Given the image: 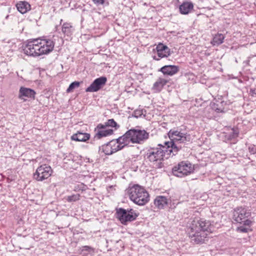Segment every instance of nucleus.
Returning <instances> with one entry per match:
<instances>
[{
    "label": "nucleus",
    "instance_id": "aec40b11",
    "mask_svg": "<svg viewBox=\"0 0 256 256\" xmlns=\"http://www.w3.org/2000/svg\"><path fill=\"white\" fill-rule=\"evenodd\" d=\"M62 30L64 34L68 36H70L72 34L74 31V28L71 24L64 22L62 25Z\"/></svg>",
    "mask_w": 256,
    "mask_h": 256
},
{
    "label": "nucleus",
    "instance_id": "393cba45",
    "mask_svg": "<svg viewBox=\"0 0 256 256\" xmlns=\"http://www.w3.org/2000/svg\"><path fill=\"white\" fill-rule=\"evenodd\" d=\"M224 38V36L222 34H216L213 39V42L214 44L219 45L222 44Z\"/></svg>",
    "mask_w": 256,
    "mask_h": 256
},
{
    "label": "nucleus",
    "instance_id": "b1692460",
    "mask_svg": "<svg viewBox=\"0 0 256 256\" xmlns=\"http://www.w3.org/2000/svg\"><path fill=\"white\" fill-rule=\"evenodd\" d=\"M109 142L110 146L112 147L113 153L124 148V146H120V144H116V142L114 140L110 141Z\"/></svg>",
    "mask_w": 256,
    "mask_h": 256
},
{
    "label": "nucleus",
    "instance_id": "1a4fd4ad",
    "mask_svg": "<svg viewBox=\"0 0 256 256\" xmlns=\"http://www.w3.org/2000/svg\"><path fill=\"white\" fill-rule=\"evenodd\" d=\"M132 134V144H141L144 141L148 140L149 137V134L145 130L132 128L130 130Z\"/></svg>",
    "mask_w": 256,
    "mask_h": 256
},
{
    "label": "nucleus",
    "instance_id": "ddd939ff",
    "mask_svg": "<svg viewBox=\"0 0 256 256\" xmlns=\"http://www.w3.org/2000/svg\"><path fill=\"white\" fill-rule=\"evenodd\" d=\"M179 70V68L174 65L164 66L160 68V71L164 74L173 76L176 74Z\"/></svg>",
    "mask_w": 256,
    "mask_h": 256
},
{
    "label": "nucleus",
    "instance_id": "a878e982",
    "mask_svg": "<svg viewBox=\"0 0 256 256\" xmlns=\"http://www.w3.org/2000/svg\"><path fill=\"white\" fill-rule=\"evenodd\" d=\"M80 194H72V196H68L66 198V200L69 202H75L80 200Z\"/></svg>",
    "mask_w": 256,
    "mask_h": 256
},
{
    "label": "nucleus",
    "instance_id": "2eb2a0df",
    "mask_svg": "<svg viewBox=\"0 0 256 256\" xmlns=\"http://www.w3.org/2000/svg\"><path fill=\"white\" fill-rule=\"evenodd\" d=\"M154 204L158 208H164L168 204V199L164 196H157L154 200Z\"/></svg>",
    "mask_w": 256,
    "mask_h": 256
},
{
    "label": "nucleus",
    "instance_id": "0eeeda50",
    "mask_svg": "<svg viewBox=\"0 0 256 256\" xmlns=\"http://www.w3.org/2000/svg\"><path fill=\"white\" fill-rule=\"evenodd\" d=\"M51 167L46 164L38 166L34 174V178L37 181H42L48 178L52 174Z\"/></svg>",
    "mask_w": 256,
    "mask_h": 256
},
{
    "label": "nucleus",
    "instance_id": "4be33fe9",
    "mask_svg": "<svg viewBox=\"0 0 256 256\" xmlns=\"http://www.w3.org/2000/svg\"><path fill=\"white\" fill-rule=\"evenodd\" d=\"M114 130L112 129L96 131L94 138L100 139L103 137L107 136L112 134Z\"/></svg>",
    "mask_w": 256,
    "mask_h": 256
},
{
    "label": "nucleus",
    "instance_id": "9d476101",
    "mask_svg": "<svg viewBox=\"0 0 256 256\" xmlns=\"http://www.w3.org/2000/svg\"><path fill=\"white\" fill-rule=\"evenodd\" d=\"M107 78L105 76H100L96 78L91 84L86 88V92H96L101 89L106 84Z\"/></svg>",
    "mask_w": 256,
    "mask_h": 256
},
{
    "label": "nucleus",
    "instance_id": "9b49d317",
    "mask_svg": "<svg viewBox=\"0 0 256 256\" xmlns=\"http://www.w3.org/2000/svg\"><path fill=\"white\" fill-rule=\"evenodd\" d=\"M157 56H153L152 58L156 60H159L163 58H167L170 55V50L163 44L160 43L156 47Z\"/></svg>",
    "mask_w": 256,
    "mask_h": 256
},
{
    "label": "nucleus",
    "instance_id": "f257e3e1",
    "mask_svg": "<svg viewBox=\"0 0 256 256\" xmlns=\"http://www.w3.org/2000/svg\"><path fill=\"white\" fill-rule=\"evenodd\" d=\"M170 142H164V145L158 144L157 147L147 150L146 156L151 162L161 161L164 158L176 156L182 148V144L190 141V136L176 130H170L168 133Z\"/></svg>",
    "mask_w": 256,
    "mask_h": 256
},
{
    "label": "nucleus",
    "instance_id": "4468645a",
    "mask_svg": "<svg viewBox=\"0 0 256 256\" xmlns=\"http://www.w3.org/2000/svg\"><path fill=\"white\" fill-rule=\"evenodd\" d=\"M90 138V134L87 133H82L78 132L77 133L74 134L71 136V139L72 140L77 142H86Z\"/></svg>",
    "mask_w": 256,
    "mask_h": 256
},
{
    "label": "nucleus",
    "instance_id": "c85d7f7f",
    "mask_svg": "<svg viewBox=\"0 0 256 256\" xmlns=\"http://www.w3.org/2000/svg\"><path fill=\"white\" fill-rule=\"evenodd\" d=\"M238 131L237 129H232V132L230 134V139L232 140L238 136Z\"/></svg>",
    "mask_w": 256,
    "mask_h": 256
},
{
    "label": "nucleus",
    "instance_id": "dca6fc26",
    "mask_svg": "<svg viewBox=\"0 0 256 256\" xmlns=\"http://www.w3.org/2000/svg\"><path fill=\"white\" fill-rule=\"evenodd\" d=\"M132 134H130V130H128L123 136L119 137L118 140L120 142L122 146H124V148L125 146H128L130 142L132 143Z\"/></svg>",
    "mask_w": 256,
    "mask_h": 256
},
{
    "label": "nucleus",
    "instance_id": "7c9ffc66",
    "mask_svg": "<svg viewBox=\"0 0 256 256\" xmlns=\"http://www.w3.org/2000/svg\"><path fill=\"white\" fill-rule=\"evenodd\" d=\"M142 112L141 110H134L133 114V116L138 118L142 114Z\"/></svg>",
    "mask_w": 256,
    "mask_h": 256
},
{
    "label": "nucleus",
    "instance_id": "6e6552de",
    "mask_svg": "<svg viewBox=\"0 0 256 256\" xmlns=\"http://www.w3.org/2000/svg\"><path fill=\"white\" fill-rule=\"evenodd\" d=\"M251 212L245 208L238 207L234 209L233 214L234 220L238 223L242 224L244 222V220L248 219L250 216Z\"/></svg>",
    "mask_w": 256,
    "mask_h": 256
},
{
    "label": "nucleus",
    "instance_id": "473e14b6",
    "mask_svg": "<svg viewBox=\"0 0 256 256\" xmlns=\"http://www.w3.org/2000/svg\"><path fill=\"white\" fill-rule=\"evenodd\" d=\"M96 6L103 5L104 4L105 0H92Z\"/></svg>",
    "mask_w": 256,
    "mask_h": 256
},
{
    "label": "nucleus",
    "instance_id": "f03ea898",
    "mask_svg": "<svg viewBox=\"0 0 256 256\" xmlns=\"http://www.w3.org/2000/svg\"><path fill=\"white\" fill-rule=\"evenodd\" d=\"M209 221L195 218L187 226L186 232L191 241L196 244H201L207 240L208 234L212 232Z\"/></svg>",
    "mask_w": 256,
    "mask_h": 256
},
{
    "label": "nucleus",
    "instance_id": "5701e85b",
    "mask_svg": "<svg viewBox=\"0 0 256 256\" xmlns=\"http://www.w3.org/2000/svg\"><path fill=\"white\" fill-rule=\"evenodd\" d=\"M100 152H103L106 155H110L113 154L112 147L110 144V142H108L106 144L100 147Z\"/></svg>",
    "mask_w": 256,
    "mask_h": 256
},
{
    "label": "nucleus",
    "instance_id": "c756f323",
    "mask_svg": "<svg viewBox=\"0 0 256 256\" xmlns=\"http://www.w3.org/2000/svg\"><path fill=\"white\" fill-rule=\"evenodd\" d=\"M106 127L108 126H106V122H105L104 124H100L97 126L96 128H95L94 131L96 132L97 130H104V129H105Z\"/></svg>",
    "mask_w": 256,
    "mask_h": 256
},
{
    "label": "nucleus",
    "instance_id": "bb28decb",
    "mask_svg": "<svg viewBox=\"0 0 256 256\" xmlns=\"http://www.w3.org/2000/svg\"><path fill=\"white\" fill-rule=\"evenodd\" d=\"M80 82H78L75 81V82H72L70 84L68 88H67L66 92H72L74 89L75 88H78L80 86Z\"/></svg>",
    "mask_w": 256,
    "mask_h": 256
},
{
    "label": "nucleus",
    "instance_id": "6ab92c4d",
    "mask_svg": "<svg viewBox=\"0 0 256 256\" xmlns=\"http://www.w3.org/2000/svg\"><path fill=\"white\" fill-rule=\"evenodd\" d=\"M193 4L191 2H184L180 6V12L182 14H188L193 8Z\"/></svg>",
    "mask_w": 256,
    "mask_h": 256
},
{
    "label": "nucleus",
    "instance_id": "72a5a7b5",
    "mask_svg": "<svg viewBox=\"0 0 256 256\" xmlns=\"http://www.w3.org/2000/svg\"><path fill=\"white\" fill-rule=\"evenodd\" d=\"M250 94L252 96H256V90L255 89H250Z\"/></svg>",
    "mask_w": 256,
    "mask_h": 256
},
{
    "label": "nucleus",
    "instance_id": "423d86ee",
    "mask_svg": "<svg viewBox=\"0 0 256 256\" xmlns=\"http://www.w3.org/2000/svg\"><path fill=\"white\" fill-rule=\"evenodd\" d=\"M194 167L188 161H182L172 168L173 174L177 177L182 178L194 172Z\"/></svg>",
    "mask_w": 256,
    "mask_h": 256
},
{
    "label": "nucleus",
    "instance_id": "7ed1b4c3",
    "mask_svg": "<svg viewBox=\"0 0 256 256\" xmlns=\"http://www.w3.org/2000/svg\"><path fill=\"white\" fill-rule=\"evenodd\" d=\"M54 42L50 39H33L29 40L24 46L25 54L32 56L46 54L54 50Z\"/></svg>",
    "mask_w": 256,
    "mask_h": 256
},
{
    "label": "nucleus",
    "instance_id": "2f4dec72",
    "mask_svg": "<svg viewBox=\"0 0 256 256\" xmlns=\"http://www.w3.org/2000/svg\"><path fill=\"white\" fill-rule=\"evenodd\" d=\"M248 151L251 154H256V147L255 146H250L248 147Z\"/></svg>",
    "mask_w": 256,
    "mask_h": 256
},
{
    "label": "nucleus",
    "instance_id": "39448f33",
    "mask_svg": "<svg viewBox=\"0 0 256 256\" xmlns=\"http://www.w3.org/2000/svg\"><path fill=\"white\" fill-rule=\"evenodd\" d=\"M116 218L123 224H126L128 222H132L136 220L139 213L136 212L132 208L125 210L123 208L116 209Z\"/></svg>",
    "mask_w": 256,
    "mask_h": 256
},
{
    "label": "nucleus",
    "instance_id": "412c9836",
    "mask_svg": "<svg viewBox=\"0 0 256 256\" xmlns=\"http://www.w3.org/2000/svg\"><path fill=\"white\" fill-rule=\"evenodd\" d=\"M167 80L164 78H159L156 82L152 87V89L158 92H160L163 86L167 83Z\"/></svg>",
    "mask_w": 256,
    "mask_h": 256
},
{
    "label": "nucleus",
    "instance_id": "f8f14e48",
    "mask_svg": "<svg viewBox=\"0 0 256 256\" xmlns=\"http://www.w3.org/2000/svg\"><path fill=\"white\" fill-rule=\"evenodd\" d=\"M36 92L32 89L24 87H21L19 90L18 98L23 99L24 97L28 98H34Z\"/></svg>",
    "mask_w": 256,
    "mask_h": 256
},
{
    "label": "nucleus",
    "instance_id": "a211bd4d",
    "mask_svg": "<svg viewBox=\"0 0 256 256\" xmlns=\"http://www.w3.org/2000/svg\"><path fill=\"white\" fill-rule=\"evenodd\" d=\"M16 6L18 12L22 14L26 13L30 9V5L26 2H19Z\"/></svg>",
    "mask_w": 256,
    "mask_h": 256
},
{
    "label": "nucleus",
    "instance_id": "cd10ccee",
    "mask_svg": "<svg viewBox=\"0 0 256 256\" xmlns=\"http://www.w3.org/2000/svg\"><path fill=\"white\" fill-rule=\"evenodd\" d=\"M106 126H111L112 128H115L116 129L117 128L119 127V126L118 125L117 123L114 120V119H110L106 122Z\"/></svg>",
    "mask_w": 256,
    "mask_h": 256
},
{
    "label": "nucleus",
    "instance_id": "f704fd0d",
    "mask_svg": "<svg viewBox=\"0 0 256 256\" xmlns=\"http://www.w3.org/2000/svg\"><path fill=\"white\" fill-rule=\"evenodd\" d=\"M215 108V110L218 112H222V110L220 108Z\"/></svg>",
    "mask_w": 256,
    "mask_h": 256
},
{
    "label": "nucleus",
    "instance_id": "f3484780",
    "mask_svg": "<svg viewBox=\"0 0 256 256\" xmlns=\"http://www.w3.org/2000/svg\"><path fill=\"white\" fill-rule=\"evenodd\" d=\"M242 226L237 228V231L240 232L247 233L250 231H252L250 226L252 224V221L250 220H244V222L242 223Z\"/></svg>",
    "mask_w": 256,
    "mask_h": 256
},
{
    "label": "nucleus",
    "instance_id": "c9c22d12",
    "mask_svg": "<svg viewBox=\"0 0 256 256\" xmlns=\"http://www.w3.org/2000/svg\"><path fill=\"white\" fill-rule=\"evenodd\" d=\"M116 142V144H120V146H122V144H121V141L120 142L118 140V138L116 139V140H114Z\"/></svg>",
    "mask_w": 256,
    "mask_h": 256
},
{
    "label": "nucleus",
    "instance_id": "e433bc0d",
    "mask_svg": "<svg viewBox=\"0 0 256 256\" xmlns=\"http://www.w3.org/2000/svg\"><path fill=\"white\" fill-rule=\"evenodd\" d=\"M62 20H60V24H62Z\"/></svg>",
    "mask_w": 256,
    "mask_h": 256
},
{
    "label": "nucleus",
    "instance_id": "20e7f679",
    "mask_svg": "<svg viewBox=\"0 0 256 256\" xmlns=\"http://www.w3.org/2000/svg\"><path fill=\"white\" fill-rule=\"evenodd\" d=\"M130 200L138 206H144L149 201V194L142 187L136 184L127 190Z\"/></svg>",
    "mask_w": 256,
    "mask_h": 256
}]
</instances>
